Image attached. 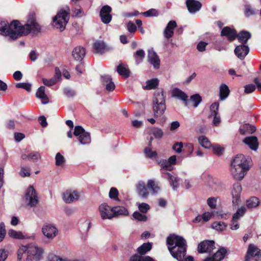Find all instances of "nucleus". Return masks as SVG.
<instances>
[{
	"label": "nucleus",
	"instance_id": "obj_64",
	"mask_svg": "<svg viewBox=\"0 0 261 261\" xmlns=\"http://www.w3.org/2000/svg\"><path fill=\"white\" fill-rule=\"evenodd\" d=\"M182 142H176L172 147V149L174 150L177 153H179L181 152V148L182 147Z\"/></svg>",
	"mask_w": 261,
	"mask_h": 261
},
{
	"label": "nucleus",
	"instance_id": "obj_47",
	"mask_svg": "<svg viewBox=\"0 0 261 261\" xmlns=\"http://www.w3.org/2000/svg\"><path fill=\"white\" fill-rule=\"evenodd\" d=\"M144 57L145 52L143 49H139L137 50L134 55V57L135 59L136 63L137 64L141 63Z\"/></svg>",
	"mask_w": 261,
	"mask_h": 261
},
{
	"label": "nucleus",
	"instance_id": "obj_41",
	"mask_svg": "<svg viewBox=\"0 0 261 261\" xmlns=\"http://www.w3.org/2000/svg\"><path fill=\"white\" fill-rule=\"evenodd\" d=\"M259 204V200L256 197H251L246 201L247 206L249 208H253L257 206Z\"/></svg>",
	"mask_w": 261,
	"mask_h": 261
},
{
	"label": "nucleus",
	"instance_id": "obj_46",
	"mask_svg": "<svg viewBox=\"0 0 261 261\" xmlns=\"http://www.w3.org/2000/svg\"><path fill=\"white\" fill-rule=\"evenodd\" d=\"M150 133L152 134L154 138L157 139H160L163 136V131L159 127H153L150 130Z\"/></svg>",
	"mask_w": 261,
	"mask_h": 261
},
{
	"label": "nucleus",
	"instance_id": "obj_37",
	"mask_svg": "<svg viewBox=\"0 0 261 261\" xmlns=\"http://www.w3.org/2000/svg\"><path fill=\"white\" fill-rule=\"evenodd\" d=\"M247 251L248 254H250L252 257L261 255L260 250L253 244H250L249 246Z\"/></svg>",
	"mask_w": 261,
	"mask_h": 261
},
{
	"label": "nucleus",
	"instance_id": "obj_7",
	"mask_svg": "<svg viewBox=\"0 0 261 261\" xmlns=\"http://www.w3.org/2000/svg\"><path fill=\"white\" fill-rule=\"evenodd\" d=\"M70 16V9L66 7L61 9L56 15L54 17L53 20V25L61 32L65 30L66 25L68 23Z\"/></svg>",
	"mask_w": 261,
	"mask_h": 261
},
{
	"label": "nucleus",
	"instance_id": "obj_1",
	"mask_svg": "<svg viewBox=\"0 0 261 261\" xmlns=\"http://www.w3.org/2000/svg\"><path fill=\"white\" fill-rule=\"evenodd\" d=\"M18 20H13L10 24L7 21L0 20V34L8 36L10 39L15 40L18 37L28 34L31 31L38 32L41 27L36 22L33 15L29 17L28 23L21 26Z\"/></svg>",
	"mask_w": 261,
	"mask_h": 261
},
{
	"label": "nucleus",
	"instance_id": "obj_11",
	"mask_svg": "<svg viewBox=\"0 0 261 261\" xmlns=\"http://www.w3.org/2000/svg\"><path fill=\"white\" fill-rule=\"evenodd\" d=\"M43 234L48 240H53L58 234V229L52 224L45 223L42 227Z\"/></svg>",
	"mask_w": 261,
	"mask_h": 261
},
{
	"label": "nucleus",
	"instance_id": "obj_31",
	"mask_svg": "<svg viewBox=\"0 0 261 261\" xmlns=\"http://www.w3.org/2000/svg\"><path fill=\"white\" fill-rule=\"evenodd\" d=\"M49 261H86L82 258L69 259L66 257H62L56 255H51L48 258Z\"/></svg>",
	"mask_w": 261,
	"mask_h": 261
},
{
	"label": "nucleus",
	"instance_id": "obj_34",
	"mask_svg": "<svg viewBox=\"0 0 261 261\" xmlns=\"http://www.w3.org/2000/svg\"><path fill=\"white\" fill-rule=\"evenodd\" d=\"M159 85V81L156 79L149 80L146 81V86H143L144 90H151L156 88Z\"/></svg>",
	"mask_w": 261,
	"mask_h": 261
},
{
	"label": "nucleus",
	"instance_id": "obj_6",
	"mask_svg": "<svg viewBox=\"0 0 261 261\" xmlns=\"http://www.w3.org/2000/svg\"><path fill=\"white\" fill-rule=\"evenodd\" d=\"M137 191L138 195L143 198H146L149 195L150 190L153 194H156L160 191L158 184L153 180H148L147 185L143 181H139L136 185Z\"/></svg>",
	"mask_w": 261,
	"mask_h": 261
},
{
	"label": "nucleus",
	"instance_id": "obj_3",
	"mask_svg": "<svg viewBox=\"0 0 261 261\" xmlns=\"http://www.w3.org/2000/svg\"><path fill=\"white\" fill-rule=\"evenodd\" d=\"M168 250L173 257L180 260L187 252V242L182 237L171 234L167 238Z\"/></svg>",
	"mask_w": 261,
	"mask_h": 261
},
{
	"label": "nucleus",
	"instance_id": "obj_10",
	"mask_svg": "<svg viewBox=\"0 0 261 261\" xmlns=\"http://www.w3.org/2000/svg\"><path fill=\"white\" fill-rule=\"evenodd\" d=\"M26 204L30 206H35L38 203V197L35 190L32 186H30L25 195Z\"/></svg>",
	"mask_w": 261,
	"mask_h": 261
},
{
	"label": "nucleus",
	"instance_id": "obj_60",
	"mask_svg": "<svg viewBox=\"0 0 261 261\" xmlns=\"http://www.w3.org/2000/svg\"><path fill=\"white\" fill-rule=\"evenodd\" d=\"M6 235L5 225L4 223H0V242H2Z\"/></svg>",
	"mask_w": 261,
	"mask_h": 261
},
{
	"label": "nucleus",
	"instance_id": "obj_25",
	"mask_svg": "<svg viewBox=\"0 0 261 261\" xmlns=\"http://www.w3.org/2000/svg\"><path fill=\"white\" fill-rule=\"evenodd\" d=\"M102 82L106 86V89L108 91L114 90L115 85L112 81V79L109 75H105L101 76Z\"/></svg>",
	"mask_w": 261,
	"mask_h": 261
},
{
	"label": "nucleus",
	"instance_id": "obj_39",
	"mask_svg": "<svg viewBox=\"0 0 261 261\" xmlns=\"http://www.w3.org/2000/svg\"><path fill=\"white\" fill-rule=\"evenodd\" d=\"M212 227L217 231H222L226 228L227 224L223 222L216 221L212 224Z\"/></svg>",
	"mask_w": 261,
	"mask_h": 261
},
{
	"label": "nucleus",
	"instance_id": "obj_17",
	"mask_svg": "<svg viewBox=\"0 0 261 261\" xmlns=\"http://www.w3.org/2000/svg\"><path fill=\"white\" fill-rule=\"evenodd\" d=\"M148 61L153 66L154 68L158 69L160 67V60L156 53L152 48L148 50Z\"/></svg>",
	"mask_w": 261,
	"mask_h": 261
},
{
	"label": "nucleus",
	"instance_id": "obj_61",
	"mask_svg": "<svg viewBox=\"0 0 261 261\" xmlns=\"http://www.w3.org/2000/svg\"><path fill=\"white\" fill-rule=\"evenodd\" d=\"M42 82L45 85L48 87L54 85L57 83L56 79L53 77L50 79H43Z\"/></svg>",
	"mask_w": 261,
	"mask_h": 261
},
{
	"label": "nucleus",
	"instance_id": "obj_22",
	"mask_svg": "<svg viewBox=\"0 0 261 261\" xmlns=\"http://www.w3.org/2000/svg\"><path fill=\"white\" fill-rule=\"evenodd\" d=\"M222 36H226L228 40L232 41L237 38V32L235 30L231 29L228 27H224L221 33Z\"/></svg>",
	"mask_w": 261,
	"mask_h": 261
},
{
	"label": "nucleus",
	"instance_id": "obj_49",
	"mask_svg": "<svg viewBox=\"0 0 261 261\" xmlns=\"http://www.w3.org/2000/svg\"><path fill=\"white\" fill-rule=\"evenodd\" d=\"M218 197H212L207 199V204L211 209H215L217 206V201L219 199Z\"/></svg>",
	"mask_w": 261,
	"mask_h": 261
},
{
	"label": "nucleus",
	"instance_id": "obj_53",
	"mask_svg": "<svg viewBox=\"0 0 261 261\" xmlns=\"http://www.w3.org/2000/svg\"><path fill=\"white\" fill-rule=\"evenodd\" d=\"M213 152L217 155H221L223 154L224 149L218 144L212 146Z\"/></svg>",
	"mask_w": 261,
	"mask_h": 261
},
{
	"label": "nucleus",
	"instance_id": "obj_44",
	"mask_svg": "<svg viewBox=\"0 0 261 261\" xmlns=\"http://www.w3.org/2000/svg\"><path fill=\"white\" fill-rule=\"evenodd\" d=\"M256 130L255 127L249 124H246L242 128H240V132L241 134L244 135L246 132L253 133Z\"/></svg>",
	"mask_w": 261,
	"mask_h": 261
},
{
	"label": "nucleus",
	"instance_id": "obj_62",
	"mask_svg": "<svg viewBox=\"0 0 261 261\" xmlns=\"http://www.w3.org/2000/svg\"><path fill=\"white\" fill-rule=\"evenodd\" d=\"M63 91L64 94L68 97H72L75 95V92L69 87L65 88Z\"/></svg>",
	"mask_w": 261,
	"mask_h": 261
},
{
	"label": "nucleus",
	"instance_id": "obj_58",
	"mask_svg": "<svg viewBox=\"0 0 261 261\" xmlns=\"http://www.w3.org/2000/svg\"><path fill=\"white\" fill-rule=\"evenodd\" d=\"M118 191L115 188H112L110 189L109 192V197L111 199H114L115 200H118Z\"/></svg>",
	"mask_w": 261,
	"mask_h": 261
},
{
	"label": "nucleus",
	"instance_id": "obj_20",
	"mask_svg": "<svg viewBox=\"0 0 261 261\" xmlns=\"http://www.w3.org/2000/svg\"><path fill=\"white\" fill-rule=\"evenodd\" d=\"M186 5L191 13H195L199 11L202 6L199 2L195 0H187Z\"/></svg>",
	"mask_w": 261,
	"mask_h": 261
},
{
	"label": "nucleus",
	"instance_id": "obj_28",
	"mask_svg": "<svg viewBox=\"0 0 261 261\" xmlns=\"http://www.w3.org/2000/svg\"><path fill=\"white\" fill-rule=\"evenodd\" d=\"M152 248V243H143L141 246L139 247L137 249V251L139 255H142L147 253L148 251H149Z\"/></svg>",
	"mask_w": 261,
	"mask_h": 261
},
{
	"label": "nucleus",
	"instance_id": "obj_33",
	"mask_svg": "<svg viewBox=\"0 0 261 261\" xmlns=\"http://www.w3.org/2000/svg\"><path fill=\"white\" fill-rule=\"evenodd\" d=\"M229 89L228 87L224 84L220 86V98L221 100L226 99L229 95Z\"/></svg>",
	"mask_w": 261,
	"mask_h": 261
},
{
	"label": "nucleus",
	"instance_id": "obj_9",
	"mask_svg": "<svg viewBox=\"0 0 261 261\" xmlns=\"http://www.w3.org/2000/svg\"><path fill=\"white\" fill-rule=\"evenodd\" d=\"M219 103L215 102L213 103L210 108L209 118H212V125L218 126L221 122L220 115L219 114Z\"/></svg>",
	"mask_w": 261,
	"mask_h": 261
},
{
	"label": "nucleus",
	"instance_id": "obj_16",
	"mask_svg": "<svg viewBox=\"0 0 261 261\" xmlns=\"http://www.w3.org/2000/svg\"><path fill=\"white\" fill-rule=\"evenodd\" d=\"M215 243L213 241L205 240L198 245V251L200 253L210 252L214 248Z\"/></svg>",
	"mask_w": 261,
	"mask_h": 261
},
{
	"label": "nucleus",
	"instance_id": "obj_63",
	"mask_svg": "<svg viewBox=\"0 0 261 261\" xmlns=\"http://www.w3.org/2000/svg\"><path fill=\"white\" fill-rule=\"evenodd\" d=\"M244 92L247 94H249L253 92L255 89V87L253 84H249L244 87Z\"/></svg>",
	"mask_w": 261,
	"mask_h": 261
},
{
	"label": "nucleus",
	"instance_id": "obj_15",
	"mask_svg": "<svg viewBox=\"0 0 261 261\" xmlns=\"http://www.w3.org/2000/svg\"><path fill=\"white\" fill-rule=\"evenodd\" d=\"M99 210L101 217L103 219H111L114 217L112 207H111L106 203L101 204L99 206Z\"/></svg>",
	"mask_w": 261,
	"mask_h": 261
},
{
	"label": "nucleus",
	"instance_id": "obj_14",
	"mask_svg": "<svg viewBox=\"0 0 261 261\" xmlns=\"http://www.w3.org/2000/svg\"><path fill=\"white\" fill-rule=\"evenodd\" d=\"M112 11L111 8L106 5L102 7L100 11V16L102 22L105 24H108L112 20V15L111 12Z\"/></svg>",
	"mask_w": 261,
	"mask_h": 261
},
{
	"label": "nucleus",
	"instance_id": "obj_12",
	"mask_svg": "<svg viewBox=\"0 0 261 261\" xmlns=\"http://www.w3.org/2000/svg\"><path fill=\"white\" fill-rule=\"evenodd\" d=\"M242 191L240 183L233 184L231 189L232 202L233 205H238L241 201V194Z\"/></svg>",
	"mask_w": 261,
	"mask_h": 261
},
{
	"label": "nucleus",
	"instance_id": "obj_52",
	"mask_svg": "<svg viewBox=\"0 0 261 261\" xmlns=\"http://www.w3.org/2000/svg\"><path fill=\"white\" fill-rule=\"evenodd\" d=\"M159 164L162 168L166 170L171 171L173 169V167L171 166L170 162L166 160H161Z\"/></svg>",
	"mask_w": 261,
	"mask_h": 261
},
{
	"label": "nucleus",
	"instance_id": "obj_54",
	"mask_svg": "<svg viewBox=\"0 0 261 261\" xmlns=\"http://www.w3.org/2000/svg\"><path fill=\"white\" fill-rule=\"evenodd\" d=\"M31 84L27 83H20L16 85V88L24 89L28 92L31 91Z\"/></svg>",
	"mask_w": 261,
	"mask_h": 261
},
{
	"label": "nucleus",
	"instance_id": "obj_51",
	"mask_svg": "<svg viewBox=\"0 0 261 261\" xmlns=\"http://www.w3.org/2000/svg\"><path fill=\"white\" fill-rule=\"evenodd\" d=\"M190 99L193 103V106L195 108H196L202 101L201 97L198 94L191 96Z\"/></svg>",
	"mask_w": 261,
	"mask_h": 261
},
{
	"label": "nucleus",
	"instance_id": "obj_38",
	"mask_svg": "<svg viewBox=\"0 0 261 261\" xmlns=\"http://www.w3.org/2000/svg\"><path fill=\"white\" fill-rule=\"evenodd\" d=\"M129 261H155V260L149 256H142L135 254L130 258Z\"/></svg>",
	"mask_w": 261,
	"mask_h": 261
},
{
	"label": "nucleus",
	"instance_id": "obj_30",
	"mask_svg": "<svg viewBox=\"0 0 261 261\" xmlns=\"http://www.w3.org/2000/svg\"><path fill=\"white\" fill-rule=\"evenodd\" d=\"M112 211L114 217L120 215L126 216L128 214L127 210L123 206L113 207H112Z\"/></svg>",
	"mask_w": 261,
	"mask_h": 261
},
{
	"label": "nucleus",
	"instance_id": "obj_24",
	"mask_svg": "<svg viewBox=\"0 0 261 261\" xmlns=\"http://www.w3.org/2000/svg\"><path fill=\"white\" fill-rule=\"evenodd\" d=\"M94 51L96 53L102 54L108 50L105 43L102 41H96L93 44Z\"/></svg>",
	"mask_w": 261,
	"mask_h": 261
},
{
	"label": "nucleus",
	"instance_id": "obj_36",
	"mask_svg": "<svg viewBox=\"0 0 261 261\" xmlns=\"http://www.w3.org/2000/svg\"><path fill=\"white\" fill-rule=\"evenodd\" d=\"M227 253V250L225 248L222 247L218 250L213 256L212 257L216 260V261H221L222 260L225 255Z\"/></svg>",
	"mask_w": 261,
	"mask_h": 261
},
{
	"label": "nucleus",
	"instance_id": "obj_18",
	"mask_svg": "<svg viewBox=\"0 0 261 261\" xmlns=\"http://www.w3.org/2000/svg\"><path fill=\"white\" fill-rule=\"evenodd\" d=\"M249 52V47L246 45H238L234 49V53L241 60L244 59L245 57L248 54Z\"/></svg>",
	"mask_w": 261,
	"mask_h": 261
},
{
	"label": "nucleus",
	"instance_id": "obj_19",
	"mask_svg": "<svg viewBox=\"0 0 261 261\" xmlns=\"http://www.w3.org/2000/svg\"><path fill=\"white\" fill-rule=\"evenodd\" d=\"M176 27L177 24L175 21H170L168 23L163 32L164 37L167 39L172 37L174 34V30Z\"/></svg>",
	"mask_w": 261,
	"mask_h": 261
},
{
	"label": "nucleus",
	"instance_id": "obj_21",
	"mask_svg": "<svg viewBox=\"0 0 261 261\" xmlns=\"http://www.w3.org/2000/svg\"><path fill=\"white\" fill-rule=\"evenodd\" d=\"M85 54L84 48L82 46H77L73 49L72 55L76 61H81L84 59Z\"/></svg>",
	"mask_w": 261,
	"mask_h": 261
},
{
	"label": "nucleus",
	"instance_id": "obj_43",
	"mask_svg": "<svg viewBox=\"0 0 261 261\" xmlns=\"http://www.w3.org/2000/svg\"><path fill=\"white\" fill-rule=\"evenodd\" d=\"M8 236L15 239H25L24 236L22 234L20 231H17L13 229L9 230L8 232Z\"/></svg>",
	"mask_w": 261,
	"mask_h": 261
},
{
	"label": "nucleus",
	"instance_id": "obj_13",
	"mask_svg": "<svg viewBox=\"0 0 261 261\" xmlns=\"http://www.w3.org/2000/svg\"><path fill=\"white\" fill-rule=\"evenodd\" d=\"M80 197V192L77 191L67 190L62 193V198L64 202L70 203L77 201Z\"/></svg>",
	"mask_w": 261,
	"mask_h": 261
},
{
	"label": "nucleus",
	"instance_id": "obj_26",
	"mask_svg": "<svg viewBox=\"0 0 261 261\" xmlns=\"http://www.w3.org/2000/svg\"><path fill=\"white\" fill-rule=\"evenodd\" d=\"M36 96L38 98L41 99L42 104L45 105L48 103L49 99L45 93V87H40L36 93Z\"/></svg>",
	"mask_w": 261,
	"mask_h": 261
},
{
	"label": "nucleus",
	"instance_id": "obj_42",
	"mask_svg": "<svg viewBox=\"0 0 261 261\" xmlns=\"http://www.w3.org/2000/svg\"><path fill=\"white\" fill-rule=\"evenodd\" d=\"M117 71L120 75L125 78H127L129 76L128 69L122 65H119L117 66Z\"/></svg>",
	"mask_w": 261,
	"mask_h": 261
},
{
	"label": "nucleus",
	"instance_id": "obj_29",
	"mask_svg": "<svg viewBox=\"0 0 261 261\" xmlns=\"http://www.w3.org/2000/svg\"><path fill=\"white\" fill-rule=\"evenodd\" d=\"M173 97H176L180 100L187 102L188 96L181 90L178 88H174L172 91Z\"/></svg>",
	"mask_w": 261,
	"mask_h": 261
},
{
	"label": "nucleus",
	"instance_id": "obj_59",
	"mask_svg": "<svg viewBox=\"0 0 261 261\" xmlns=\"http://www.w3.org/2000/svg\"><path fill=\"white\" fill-rule=\"evenodd\" d=\"M20 175L22 177H26L30 175V168L29 167H22L21 168L20 172Z\"/></svg>",
	"mask_w": 261,
	"mask_h": 261
},
{
	"label": "nucleus",
	"instance_id": "obj_35",
	"mask_svg": "<svg viewBox=\"0 0 261 261\" xmlns=\"http://www.w3.org/2000/svg\"><path fill=\"white\" fill-rule=\"evenodd\" d=\"M167 174L170 186L172 187L173 190H176L179 186V179L177 177L172 175L169 173Z\"/></svg>",
	"mask_w": 261,
	"mask_h": 261
},
{
	"label": "nucleus",
	"instance_id": "obj_57",
	"mask_svg": "<svg viewBox=\"0 0 261 261\" xmlns=\"http://www.w3.org/2000/svg\"><path fill=\"white\" fill-rule=\"evenodd\" d=\"M149 205L146 203L138 204V208L139 211L143 213H146L149 210Z\"/></svg>",
	"mask_w": 261,
	"mask_h": 261
},
{
	"label": "nucleus",
	"instance_id": "obj_50",
	"mask_svg": "<svg viewBox=\"0 0 261 261\" xmlns=\"http://www.w3.org/2000/svg\"><path fill=\"white\" fill-rule=\"evenodd\" d=\"M56 165L59 166H62L65 163L64 157L60 153L58 152L56 155Z\"/></svg>",
	"mask_w": 261,
	"mask_h": 261
},
{
	"label": "nucleus",
	"instance_id": "obj_8",
	"mask_svg": "<svg viewBox=\"0 0 261 261\" xmlns=\"http://www.w3.org/2000/svg\"><path fill=\"white\" fill-rule=\"evenodd\" d=\"M73 135L77 137L80 143L82 145L88 144L91 142L89 134L86 132L81 126H75Z\"/></svg>",
	"mask_w": 261,
	"mask_h": 261
},
{
	"label": "nucleus",
	"instance_id": "obj_55",
	"mask_svg": "<svg viewBox=\"0 0 261 261\" xmlns=\"http://www.w3.org/2000/svg\"><path fill=\"white\" fill-rule=\"evenodd\" d=\"M133 217L135 219L140 221L145 222L147 219V218L145 215H143L138 212H134L133 214Z\"/></svg>",
	"mask_w": 261,
	"mask_h": 261
},
{
	"label": "nucleus",
	"instance_id": "obj_56",
	"mask_svg": "<svg viewBox=\"0 0 261 261\" xmlns=\"http://www.w3.org/2000/svg\"><path fill=\"white\" fill-rule=\"evenodd\" d=\"M145 17L155 16L158 15V13L156 10L151 9L149 10L142 13Z\"/></svg>",
	"mask_w": 261,
	"mask_h": 261
},
{
	"label": "nucleus",
	"instance_id": "obj_27",
	"mask_svg": "<svg viewBox=\"0 0 261 261\" xmlns=\"http://www.w3.org/2000/svg\"><path fill=\"white\" fill-rule=\"evenodd\" d=\"M21 159L25 161L36 162L40 159V155L38 152H32L29 154L23 153L21 155Z\"/></svg>",
	"mask_w": 261,
	"mask_h": 261
},
{
	"label": "nucleus",
	"instance_id": "obj_4",
	"mask_svg": "<svg viewBox=\"0 0 261 261\" xmlns=\"http://www.w3.org/2000/svg\"><path fill=\"white\" fill-rule=\"evenodd\" d=\"M43 249L35 244L22 246L18 251L19 261H39L42 258Z\"/></svg>",
	"mask_w": 261,
	"mask_h": 261
},
{
	"label": "nucleus",
	"instance_id": "obj_23",
	"mask_svg": "<svg viewBox=\"0 0 261 261\" xmlns=\"http://www.w3.org/2000/svg\"><path fill=\"white\" fill-rule=\"evenodd\" d=\"M243 142L253 150L255 151L258 148V143L256 137L251 136L246 137L243 140Z\"/></svg>",
	"mask_w": 261,
	"mask_h": 261
},
{
	"label": "nucleus",
	"instance_id": "obj_45",
	"mask_svg": "<svg viewBox=\"0 0 261 261\" xmlns=\"http://www.w3.org/2000/svg\"><path fill=\"white\" fill-rule=\"evenodd\" d=\"M246 209L245 206H241L238 208L237 212L233 215L232 218L237 220H239L242 217H243L245 214Z\"/></svg>",
	"mask_w": 261,
	"mask_h": 261
},
{
	"label": "nucleus",
	"instance_id": "obj_5",
	"mask_svg": "<svg viewBox=\"0 0 261 261\" xmlns=\"http://www.w3.org/2000/svg\"><path fill=\"white\" fill-rule=\"evenodd\" d=\"M152 112L154 118L160 117L166 110L165 95L162 89H158L154 93L152 98Z\"/></svg>",
	"mask_w": 261,
	"mask_h": 261
},
{
	"label": "nucleus",
	"instance_id": "obj_40",
	"mask_svg": "<svg viewBox=\"0 0 261 261\" xmlns=\"http://www.w3.org/2000/svg\"><path fill=\"white\" fill-rule=\"evenodd\" d=\"M199 144L204 148L209 149L211 147V143L208 138L204 136H200L198 138Z\"/></svg>",
	"mask_w": 261,
	"mask_h": 261
},
{
	"label": "nucleus",
	"instance_id": "obj_2",
	"mask_svg": "<svg viewBox=\"0 0 261 261\" xmlns=\"http://www.w3.org/2000/svg\"><path fill=\"white\" fill-rule=\"evenodd\" d=\"M252 166V160L242 154L237 155L231 163L230 172L236 180H242Z\"/></svg>",
	"mask_w": 261,
	"mask_h": 261
},
{
	"label": "nucleus",
	"instance_id": "obj_32",
	"mask_svg": "<svg viewBox=\"0 0 261 261\" xmlns=\"http://www.w3.org/2000/svg\"><path fill=\"white\" fill-rule=\"evenodd\" d=\"M251 34L247 31H242L238 35L237 37L239 41L242 43H246L249 38L251 37Z\"/></svg>",
	"mask_w": 261,
	"mask_h": 261
},
{
	"label": "nucleus",
	"instance_id": "obj_48",
	"mask_svg": "<svg viewBox=\"0 0 261 261\" xmlns=\"http://www.w3.org/2000/svg\"><path fill=\"white\" fill-rule=\"evenodd\" d=\"M144 153L147 158L152 159L157 156L155 151H152L150 147H145L144 149Z\"/></svg>",
	"mask_w": 261,
	"mask_h": 261
}]
</instances>
